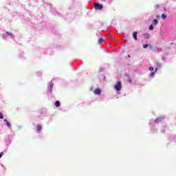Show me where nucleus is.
Wrapping results in <instances>:
<instances>
[{"label": "nucleus", "instance_id": "6ab92c4d", "mask_svg": "<svg viewBox=\"0 0 176 176\" xmlns=\"http://www.w3.org/2000/svg\"><path fill=\"white\" fill-rule=\"evenodd\" d=\"M2 155H3V153H0V159H1V157H2Z\"/></svg>", "mask_w": 176, "mask_h": 176}, {"label": "nucleus", "instance_id": "39448f33", "mask_svg": "<svg viewBox=\"0 0 176 176\" xmlns=\"http://www.w3.org/2000/svg\"><path fill=\"white\" fill-rule=\"evenodd\" d=\"M36 127H37V131H38V133H41V131H42V126L41 124H37Z\"/></svg>", "mask_w": 176, "mask_h": 176}, {"label": "nucleus", "instance_id": "423d86ee", "mask_svg": "<svg viewBox=\"0 0 176 176\" xmlns=\"http://www.w3.org/2000/svg\"><path fill=\"white\" fill-rule=\"evenodd\" d=\"M137 34H138V32H133V39H135V41H137V40H138Z\"/></svg>", "mask_w": 176, "mask_h": 176}, {"label": "nucleus", "instance_id": "f3484780", "mask_svg": "<svg viewBox=\"0 0 176 176\" xmlns=\"http://www.w3.org/2000/svg\"><path fill=\"white\" fill-rule=\"evenodd\" d=\"M144 49H146L148 47V44H145L143 45Z\"/></svg>", "mask_w": 176, "mask_h": 176}, {"label": "nucleus", "instance_id": "f8f14e48", "mask_svg": "<svg viewBox=\"0 0 176 176\" xmlns=\"http://www.w3.org/2000/svg\"><path fill=\"white\" fill-rule=\"evenodd\" d=\"M5 122H6V125L8 126V127H10V122H9L8 120H4Z\"/></svg>", "mask_w": 176, "mask_h": 176}, {"label": "nucleus", "instance_id": "ddd939ff", "mask_svg": "<svg viewBox=\"0 0 176 176\" xmlns=\"http://www.w3.org/2000/svg\"><path fill=\"white\" fill-rule=\"evenodd\" d=\"M6 34L11 36V38H13V34H12L11 33H9V32H7Z\"/></svg>", "mask_w": 176, "mask_h": 176}, {"label": "nucleus", "instance_id": "dca6fc26", "mask_svg": "<svg viewBox=\"0 0 176 176\" xmlns=\"http://www.w3.org/2000/svg\"><path fill=\"white\" fill-rule=\"evenodd\" d=\"M0 119H3V115L2 113H0Z\"/></svg>", "mask_w": 176, "mask_h": 176}, {"label": "nucleus", "instance_id": "4468645a", "mask_svg": "<svg viewBox=\"0 0 176 176\" xmlns=\"http://www.w3.org/2000/svg\"><path fill=\"white\" fill-rule=\"evenodd\" d=\"M148 69H149V71H151V72H153V71L155 70V68H153V67H150L148 68Z\"/></svg>", "mask_w": 176, "mask_h": 176}, {"label": "nucleus", "instance_id": "1a4fd4ad", "mask_svg": "<svg viewBox=\"0 0 176 176\" xmlns=\"http://www.w3.org/2000/svg\"><path fill=\"white\" fill-rule=\"evenodd\" d=\"M103 42H104V38H99V40H98V43L101 44V43H102Z\"/></svg>", "mask_w": 176, "mask_h": 176}, {"label": "nucleus", "instance_id": "9b49d317", "mask_svg": "<svg viewBox=\"0 0 176 176\" xmlns=\"http://www.w3.org/2000/svg\"><path fill=\"white\" fill-rule=\"evenodd\" d=\"M153 23L154 25H157V19H154Z\"/></svg>", "mask_w": 176, "mask_h": 176}, {"label": "nucleus", "instance_id": "2eb2a0df", "mask_svg": "<svg viewBox=\"0 0 176 176\" xmlns=\"http://www.w3.org/2000/svg\"><path fill=\"white\" fill-rule=\"evenodd\" d=\"M153 25H151L150 27H149V30L150 31H153Z\"/></svg>", "mask_w": 176, "mask_h": 176}, {"label": "nucleus", "instance_id": "9d476101", "mask_svg": "<svg viewBox=\"0 0 176 176\" xmlns=\"http://www.w3.org/2000/svg\"><path fill=\"white\" fill-rule=\"evenodd\" d=\"M161 17H162V19L163 20H164V19H166V18H167V16H166V14H162L161 15Z\"/></svg>", "mask_w": 176, "mask_h": 176}, {"label": "nucleus", "instance_id": "0eeeda50", "mask_svg": "<svg viewBox=\"0 0 176 176\" xmlns=\"http://www.w3.org/2000/svg\"><path fill=\"white\" fill-rule=\"evenodd\" d=\"M60 105H61V103L60 102V101L58 100L55 102V107H60Z\"/></svg>", "mask_w": 176, "mask_h": 176}, {"label": "nucleus", "instance_id": "aec40b11", "mask_svg": "<svg viewBox=\"0 0 176 176\" xmlns=\"http://www.w3.org/2000/svg\"><path fill=\"white\" fill-rule=\"evenodd\" d=\"M155 8H159V6H156Z\"/></svg>", "mask_w": 176, "mask_h": 176}, {"label": "nucleus", "instance_id": "7ed1b4c3", "mask_svg": "<svg viewBox=\"0 0 176 176\" xmlns=\"http://www.w3.org/2000/svg\"><path fill=\"white\" fill-rule=\"evenodd\" d=\"M163 119H164V118L163 117H158L155 120V123H160V122H162L163 120Z\"/></svg>", "mask_w": 176, "mask_h": 176}, {"label": "nucleus", "instance_id": "20e7f679", "mask_svg": "<svg viewBox=\"0 0 176 176\" xmlns=\"http://www.w3.org/2000/svg\"><path fill=\"white\" fill-rule=\"evenodd\" d=\"M95 94H97L98 96H100L101 94V89H96L94 91Z\"/></svg>", "mask_w": 176, "mask_h": 176}, {"label": "nucleus", "instance_id": "f257e3e1", "mask_svg": "<svg viewBox=\"0 0 176 176\" xmlns=\"http://www.w3.org/2000/svg\"><path fill=\"white\" fill-rule=\"evenodd\" d=\"M114 89H116V91H120V90H122V82L118 81L114 86Z\"/></svg>", "mask_w": 176, "mask_h": 176}, {"label": "nucleus", "instance_id": "a211bd4d", "mask_svg": "<svg viewBox=\"0 0 176 176\" xmlns=\"http://www.w3.org/2000/svg\"><path fill=\"white\" fill-rule=\"evenodd\" d=\"M154 75H155L154 73H151V74H150V76H153Z\"/></svg>", "mask_w": 176, "mask_h": 176}, {"label": "nucleus", "instance_id": "f03ea898", "mask_svg": "<svg viewBox=\"0 0 176 176\" xmlns=\"http://www.w3.org/2000/svg\"><path fill=\"white\" fill-rule=\"evenodd\" d=\"M94 6H95V9L96 10H102L104 6H102V4L98 3H94Z\"/></svg>", "mask_w": 176, "mask_h": 176}, {"label": "nucleus", "instance_id": "6e6552de", "mask_svg": "<svg viewBox=\"0 0 176 176\" xmlns=\"http://www.w3.org/2000/svg\"><path fill=\"white\" fill-rule=\"evenodd\" d=\"M144 38L146 39H149V38H151V35H149V34H148V33H146V34H144Z\"/></svg>", "mask_w": 176, "mask_h": 176}]
</instances>
